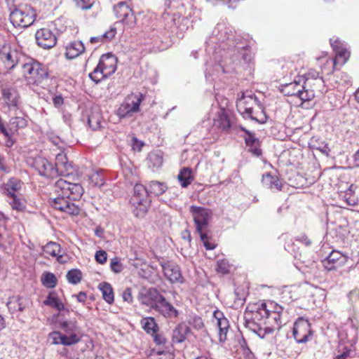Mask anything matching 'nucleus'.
I'll return each instance as SVG.
<instances>
[{
	"mask_svg": "<svg viewBox=\"0 0 359 359\" xmlns=\"http://www.w3.org/2000/svg\"><path fill=\"white\" fill-rule=\"evenodd\" d=\"M257 106L260 110L263 111V106L259 101L255 94L242 93L241 97L238 98L236 102V108L238 111L244 118L258 121V119L252 115L253 109Z\"/></svg>",
	"mask_w": 359,
	"mask_h": 359,
	"instance_id": "8",
	"label": "nucleus"
},
{
	"mask_svg": "<svg viewBox=\"0 0 359 359\" xmlns=\"http://www.w3.org/2000/svg\"><path fill=\"white\" fill-rule=\"evenodd\" d=\"M162 294L156 288H149L141 291L139 300L142 304L151 306L153 309L161 297Z\"/></svg>",
	"mask_w": 359,
	"mask_h": 359,
	"instance_id": "23",
	"label": "nucleus"
},
{
	"mask_svg": "<svg viewBox=\"0 0 359 359\" xmlns=\"http://www.w3.org/2000/svg\"><path fill=\"white\" fill-rule=\"evenodd\" d=\"M35 17L36 13L30 7V10L26 11L24 18H21V25H19L18 27H27L32 25L35 20Z\"/></svg>",
	"mask_w": 359,
	"mask_h": 359,
	"instance_id": "44",
	"label": "nucleus"
},
{
	"mask_svg": "<svg viewBox=\"0 0 359 359\" xmlns=\"http://www.w3.org/2000/svg\"><path fill=\"white\" fill-rule=\"evenodd\" d=\"M165 276L171 283H182L183 277L182 276L180 266L172 262H165L161 264Z\"/></svg>",
	"mask_w": 359,
	"mask_h": 359,
	"instance_id": "18",
	"label": "nucleus"
},
{
	"mask_svg": "<svg viewBox=\"0 0 359 359\" xmlns=\"http://www.w3.org/2000/svg\"><path fill=\"white\" fill-rule=\"evenodd\" d=\"M57 284L55 276L50 272H46V287H54Z\"/></svg>",
	"mask_w": 359,
	"mask_h": 359,
	"instance_id": "55",
	"label": "nucleus"
},
{
	"mask_svg": "<svg viewBox=\"0 0 359 359\" xmlns=\"http://www.w3.org/2000/svg\"><path fill=\"white\" fill-rule=\"evenodd\" d=\"M243 318L245 327L257 334L261 339H264L267 334L273 332V327H264L262 323L257 318L250 316L249 314H244Z\"/></svg>",
	"mask_w": 359,
	"mask_h": 359,
	"instance_id": "13",
	"label": "nucleus"
},
{
	"mask_svg": "<svg viewBox=\"0 0 359 359\" xmlns=\"http://www.w3.org/2000/svg\"><path fill=\"white\" fill-rule=\"evenodd\" d=\"M36 43L41 48H45V29H39L35 34Z\"/></svg>",
	"mask_w": 359,
	"mask_h": 359,
	"instance_id": "51",
	"label": "nucleus"
},
{
	"mask_svg": "<svg viewBox=\"0 0 359 359\" xmlns=\"http://www.w3.org/2000/svg\"><path fill=\"white\" fill-rule=\"evenodd\" d=\"M144 99V95L142 93H139L138 94H132L128 95L126 97V101L131 104L132 109L133 111H140V105Z\"/></svg>",
	"mask_w": 359,
	"mask_h": 359,
	"instance_id": "40",
	"label": "nucleus"
},
{
	"mask_svg": "<svg viewBox=\"0 0 359 359\" xmlns=\"http://www.w3.org/2000/svg\"><path fill=\"white\" fill-rule=\"evenodd\" d=\"M2 99L9 110L17 111L20 109L22 102L20 96L15 88L5 87L1 90Z\"/></svg>",
	"mask_w": 359,
	"mask_h": 359,
	"instance_id": "14",
	"label": "nucleus"
},
{
	"mask_svg": "<svg viewBox=\"0 0 359 359\" xmlns=\"http://www.w3.org/2000/svg\"><path fill=\"white\" fill-rule=\"evenodd\" d=\"M214 126L225 133H231L233 130L237 132V128H239L231 122L228 115L224 111L219 113L217 118L215 119Z\"/></svg>",
	"mask_w": 359,
	"mask_h": 359,
	"instance_id": "26",
	"label": "nucleus"
},
{
	"mask_svg": "<svg viewBox=\"0 0 359 359\" xmlns=\"http://www.w3.org/2000/svg\"><path fill=\"white\" fill-rule=\"evenodd\" d=\"M24 55L10 44L4 43L0 48V61L10 73L19 64L22 65V74L34 92L43 98L45 89V68L42 63L30 59L28 62H22Z\"/></svg>",
	"mask_w": 359,
	"mask_h": 359,
	"instance_id": "2",
	"label": "nucleus"
},
{
	"mask_svg": "<svg viewBox=\"0 0 359 359\" xmlns=\"http://www.w3.org/2000/svg\"><path fill=\"white\" fill-rule=\"evenodd\" d=\"M284 316L283 307L274 302H270L268 304V315L266 320V327H273V332L275 330H279L287 322Z\"/></svg>",
	"mask_w": 359,
	"mask_h": 359,
	"instance_id": "10",
	"label": "nucleus"
},
{
	"mask_svg": "<svg viewBox=\"0 0 359 359\" xmlns=\"http://www.w3.org/2000/svg\"><path fill=\"white\" fill-rule=\"evenodd\" d=\"M61 293V292L52 290L46 296V306L54 309L57 311L54 315H58V316H62L64 313H69V310L65 308L62 302Z\"/></svg>",
	"mask_w": 359,
	"mask_h": 359,
	"instance_id": "17",
	"label": "nucleus"
},
{
	"mask_svg": "<svg viewBox=\"0 0 359 359\" xmlns=\"http://www.w3.org/2000/svg\"><path fill=\"white\" fill-rule=\"evenodd\" d=\"M30 304L29 298L23 296L12 297L8 299L7 307L12 314H16L24 311Z\"/></svg>",
	"mask_w": 359,
	"mask_h": 359,
	"instance_id": "20",
	"label": "nucleus"
},
{
	"mask_svg": "<svg viewBox=\"0 0 359 359\" xmlns=\"http://www.w3.org/2000/svg\"><path fill=\"white\" fill-rule=\"evenodd\" d=\"M249 147V151L255 156H259L262 155V149H260V143L259 144H255L253 146H248Z\"/></svg>",
	"mask_w": 359,
	"mask_h": 359,
	"instance_id": "58",
	"label": "nucleus"
},
{
	"mask_svg": "<svg viewBox=\"0 0 359 359\" xmlns=\"http://www.w3.org/2000/svg\"><path fill=\"white\" fill-rule=\"evenodd\" d=\"M99 289L102 292L103 299L108 303L112 304L114 300V291L109 283H102L99 285Z\"/></svg>",
	"mask_w": 359,
	"mask_h": 359,
	"instance_id": "36",
	"label": "nucleus"
},
{
	"mask_svg": "<svg viewBox=\"0 0 359 359\" xmlns=\"http://www.w3.org/2000/svg\"><path fill=\"white\" fill-rule=\"evenodd\" d=\"M241 0H223L224 3L227 5L229 8H235L236 6V4H238Z\"/></svg>",
	"mask_w": 359,
	"mask_h": 359,
	"instance_id": "64",
	"label": "nucleus"
},
{
	"mask_svg": "<svg viewBox=\"0 0 359 359\" xmlns=\"http://www.w3.org/2000/svg\"><path fill=\"white\" fill-rule=\"evenodd\" d=\"M144 143L139 141L136 137H133L132 148L133 150L140 151L143 147Z\"/></svg>",
	"mask_w": 359,
	"mask_h": 359,
	"instance_id": "61",
	"label": "nucleus"
},
{
	"mask_svg": "<svg viewBox=\"0 0 359 359\" xmlns=\"http://www.w3.org/2000/svg\"><path fill=\"white\" fill-rule=\"evenodd\" d=\"M140 323L143 330L148 334H155L158 330V326L152 317L143 318Z\"/></svg>",
	"mask_w": 359,
	"mask_h": 359,
	"instance_id": "35",
	"label": "nucleus"
},
{
	"mask_svg": "<svg viewBox=\"0 0 359 359\" xmlns=\"http://www.w3.org/2000/svg\"><path fill=\"white\" fill-rule=\"evenodd\" d=\"M0 170L5 173L11 172L10 167L6 165L5 158L0 154Z\"/></svg>",
	"mask_w": 359,
	"mask_h": 359,
	"instance_id": "60",
	"label": "nucleus"
},
{
	"mask_svg": "<svg viewBox=\"0 0 359 359\" xmlns=\"http://www.w3.org/2000/svg\"><path fill=\"white\" fill-rule=\"evenodd\" d=\"M152 335L154 342L158 345H163L167 341L165 337L161 334H158L157 332L155 334H152Z\"/></svg>",
	"mask_w": 359,
	"mask_h": 359,
	"instance_id": "57",
	"label": "nucleus"
},
{
	"mask_svg": "<svg viewBox=\"0 0 359 359\" xmlns=\"http://www.w3.org/2000/svg\"><path fill=\"white\" fill-rule=\"evenodd\" d=\"M122 298L124 302H126L127 303H132L133 302V296H132V290L130 287H126L124 291L122 293Z\"/></svg>",
	"mask_w": 359,
	"mask_h": 359,
	"instance_id": "56",
	"label": "nucleus"
},
{
	"mask_svg": "<svg viewBox=\"0 0 359 359\" xmlns=\"http://www.w3.org/2000/svg\"><path fill=\"white\" fill-rule=\"evenodd\" d=\"M20 114H23L22 111H16L15 116L12 117L9 121V129L17 131L20 128H24L27 125V121L25 118L20 116Z\"/></svg>",
	"mask_w": 359,
	"mask_h": 359,
	"instance_id": "34",
	"label": "nucleus"
},
{
	"mask_svg": "<svg viewBox=\"0 0 359 359\" xmlns=\"http://www.w3.org/2000/svg\"><path fill=\"white\" fill-rule=\"evenodd\" d=\"M75 2L78 8L87 10L92 7L94 0H75Z\"/></svg>",
	"mask_w": 359,
	"mask_h": 359,
	"instance_id": "53",
	"label": "nucleus"
},
{
	"mask_svg": "<svg viewBox=\"0 0 359 359\" xmlns=\"http://www.w3.org/2000/svg\"><path fill=\"white\" fill-rule=\"evenodd\" d=\"M64 100L61 95H56L53 98V102L56 107H60L63 104Z\"/></svg>",
	"mask_w": 359,
	"mask_h": 359,
	"instance_id": "62",
	"label": "nucleus"
},
{
	"mask_svg": "<svg viewBox=\"0 0 359 359\" xmlns=\"http://www.w3.org/2000/svg\"><path fill=\"white\" fill-rule=\"evenodd\" d=\"M292 333L297 343L303 344L308 341L313 334L309 320L299 318L294 324Z\"/></svg>",
	"mask_w": 359,
	"mask_h": 359,
	"instance_id": "11",
	"label": "nucleus"
},
{
	"mask_svg": "<svg viewBox=\"0 0 359 359\" xmlns=\"http://www.w3.org/2000/svg\"><path fill=\"white\" fill-rule=\"evenodd\" d=\"M177 179L183 188L187 187L194 180L192 170L185 167L180 170Z\"/></svg>",
	"mask_w": 359,
	"mask_h": 359,
	"instance_id": "33",
	"label": "nucleus"
},
{
	"mask_svg": "<svg viewBox=\"0 0 359 359\" xmlns=\"http://www.w3.org/2000/svg\"><path fill=\"white\" fill-rule=\"evenodd\" d=\"M66 277L69 283L76 285L81 280L82 273L77 269H71L67 272Z\"/></svg>",
	"mask_w": 359,
	"mask_h": 359,
	"instance_id": "43",
	"label": "nucleus"
},
{
	"mask_svg": "<svg viewBox=\"0 0 359 359\" xmlns=\"http://www.w3.org/2000/svg\"><path fill=\"white\" fill-rule=\"evenodd\" d=\"M49 189L59 193L61 192L62 196H65L68 199L76 201L81 198L84 190L82 186L77 182H71L62 178L57 180L55 182L48 183Z\"/></svg>",
	"mask_w": 359,
	"mask_h": 359,
	"instance_id": "6",
	"label": "nucleus"
},
{
	"mask_svg": "<svg viewBox=\"0 0 359 359\" xmlns=\"http://www.w3.org/2000/svg\"><path fill=\"white\" fill-rule=\"evenodd\" d=\"M217 271L222 274H226L230 271V265L226 259H219L217 262Z\"/></svg>",
	"mask_w": 359,
	"mask_h": 359,
	"instance_id": "50",
	"label": "nucleus"
},
{
	"mask_svg": "<svg viewBox=\"0 0 359 359\" xmlns=\"http://www.w3.org/2000/svg\"><path fill=\"white\" fill-rule=\"evenodd\" d=\"M116 59L111 53L103 54L93 72L90 73L89 78L95 82L100 83L103 79L107 78L108 75L116 71Z\"/></svg>",
	"mask_w": 359,
	"mask_h": 359,
	"instance_id": "7",
	"label": "nucleus"
},
{
	"mask_svg": "<svg viewBox=\"0 0 359 359\" xmlns=\"http://www.w3.org/2000/svg\"><path fill=\"white\" fill-rule=\"evenodd\" d=\"M190 212L192 214L194 222L196 224V231L205 229L212 218V210L203 207L191 205Z\"/></svg>",
	"mask_w": 359,
	"mask_h": 359,
	"instance_id": "12",
	"label": "nucleus"
},
{
	"mask_svg": "<svg viewBox=\"0 0 359 359\" xmlns=\"http://www.w3.org/2000/svg\"><path fill=\"white\" fill-rule=\"evenodd\" d=\"M209 47L214 44L224 50L225 57L215 65V71L224 74L239 73L242 70L249 72L253 69L252 53L247 41L235 37L232 28L226 22H219L206 42Z\"/></svg>",
	"mask_w": 359,
	"mask_h": 359,
	"instance_id": "1",
	"label": "nucleus"
},
{
	"mask_svg": "<svg viewBox=\"0 0 359 359\" xmlns=\"http://www.w3.org/2000/svg\"><path fill=\"white\" fill-rule=\"evenodd\" d=\"M29 10H30V6L24 5L20 6L11 11L10 21L14 27H17L19 25H21V18H24L26 11Z\"/></svg>",
	"mask_w": 359,
	"mask_h": 359,
	"instance_id": "31",
	"label": "nucleus"
},
{
	"mask_svg": "<svg viewBox=\"0 0 359 359\" xmlns=\"http://www.w3.org/2000/svg\"><path fill=\"white\" fill-rule=\"evenodd\" d=\"M239 128L241 131L245 132L246 136L245 137V142L247 146H253L255 144H259L260 143L259 139L256 137L255 134L245 128L239 126Z\"/></svg>",
	"mask_w": 359,
	"mask_h": 359,
	"instance_id": "42",
	"label": "nucleus"
},
{
	"mask_svg": "<svg viewBox=\"0 0 359 359\" xmlns=\"http://www.w3.org/2000/svg\"><path fill=\"white\" fill-rule=\"evenodd\" d=\"M57 37L51 32H46V49H49L55 46Z\"/></svg>",
	"mask_w": 359,
	"mask_h": 359,
	"instance_id": "52",
	"label": "nucleus"
},
{
	"mask_svg": "<svg viewBox=\"0 0 359 359\" xmlns=\"http://www.w3.org/2000/svg\"><path fill=\"white\" fill-rule=\"evenodd\" d=\"M48 139L50 144L48 145L50 152L48 156L49 161H52V156L55 158V166L51 163H48L50 175L56 174L69 177L72 173V166L63 151L64 142L57 135L53 133L48 135ZM46 162H48V159Z\"/></svg>",
	"mask_w": 359,
	"mask_h": 359,
	"instance_id": "5",
	"label": "nucleus"
},
{
	"mask_svg": "<svg viewBox=\"0 0 359 359\" xmlns=\"http://www.w3.org/2000/svg\"><path fill=\"white\" fill-rule=\"evenodd\" d=\"M135 112L132 109L131 104H129L126 100L118 109V115L121 118H126Z\"/></svg>",
	"mask_w": 359,
	"mask_h": 359,
	"instance_id": "45",
	"label": "nucleus"
},
{
	"mask_svg": "<svg viewBox=\"0 0 359 359\" xmlns=\"http://www.w3.org/2000/svg\"><path fill=\"white\" fill-rule=\"evenodd\" d=\"M148 164L153 170L159 168L163 164L162 154L158 151L151 152L147 156Z\"/></svg>",
	"mask_w": 359,
	"mask_h": 359,
	"instance_id": "37",
	"label": "nucleus"
},
{
	"mask_svg": "<svg viewBox=\"0 0 359 359\" xmlns=\"http://www.w3.org/2000/svg\"><path fill=\"white\" fill-rule=\"evenodd\" d=\"M191 331L190 327L185 323L179 324L173 330L172 341L173 343H182L185 341L187 335Z\"/></svg>",
	"mask_w": 359,
	"mask_h": 359,
	"instance_id": "29",
	"label": "nucleus"
},
{
	"mask_svg": "<svg viewBox=\"0 0 359 359\" xmlns=\"http://www.w3.org/2000/svg\"><path fill=\"white\" fill-rule=\"evenodd\" d=\"M28 163L33 167L41 176H45V152H39L29 157Z\"/></svg>",
	"mask_w": 359,
	"mask_h": 359,
	"instance_id": "27",
	"label": "nucleus"
},
{
	"mask_svg": "<svg viewBox=\"0 0 359 359\" xmlns=\"http://www.w3.org/2000/svg\"><path fill=\"white\" fill-rule=\"evenodd\" d=\"M244 314H249L250 316L257 318L262 323L264 327L267 326L266 320L268 315V304L262 302L252 306H248Z\"/></svg>",
	"mask_w": 359,
	"mask_h": 359,
	"instance_id": "22",
	"label": "nucleus"
},
{
	"mask_svg": "<svg viewBox=\"0 0 359 359\" xmlns=\"http://www.w3.org/2000/svg\"><path fill=\"white\" fill-rule=\"evenodd\" d=\"M73 297H76L79 302L84 303L87 299L86 293L84 292H80L78 294H74Z\"/></svg>",
	"mask_w": 359,
	"mask_h": 359,
	"instance_id": "63",
	"label": "nucleus"
},
{
	"mask_svg": "<svg viewBox=\"0 0 359 359\" xmlns=\"http://www.w3.org/2000/svg\"><path fill=\"white\" fill-rule=\"evenodd\" d=\"M102 120V116L98 111H92L88 117V125L93 130L101 128Z\"/></svg>",
	"mask_w": 359,
	"mask_h": 359,
	"instance_id": "39",
	"label": "nucleus"
},
{
	"mask_svg": "<svg viewBox=\"0 0 359 359\" xmlns=\"http://www.w3.org/2000/svg\"><path fill=\"white\" fill-rule=\"evenodd\" d=\"M154 310L167 318H177L179 314L178 311L163 295L156 304Z\"/></svg>",
	"mask_w": 359,
	"mask_h": 359,
	"instance_id": "21",
	"label": "nucleus"
},
{
	"mask_svg": "<svg viewBox=\"0 0 359 359\" xmlns=\"http://www.w3.org/2000/svg\"><path fill=\"white\" fill-rule=\"evenodd\" d=\"M217 320V325L219 329V340L224 342L226 340V334L229 328V322L224 317V313L219 311H215L213 313Z\"/></svg>",
	"mask_w": 359,
	"mask_h": 359,
	"instance_id": "25",
	"label": "nucleus"
},
{
	"mask_svg": "<svg viewBox=\"0 0 359 359\" xmlns=\"http://www.w3.org/2000/svg\"><path fill=\"white\" fill-rule=\"evenodd\" d=\"M296 241L304 244L306 246H310L311 245V241L306 234H302L296 238Z\"/></svg>",
	"mask_w": 359,
	"mask_h": 359,
	"instance_id": "59",
	"label": "nucleus"
},
{
	"mask_svg": "<svg viewBox=\"0 0 359 359\" xmlns=\"http://www.w3.org/2000/svg\"><path fill=\"white\" fill-rule=\"evenodd\" d=\"M348 261V257L341 253L339 251L333 250L330 255L323 260V267L328 271H335L339 268L344 266Z\"/></svg>",
	"mask_w": 359,
	"mask_h": 359,
	"instance_id": "16",
	"label": "nucleus"
},
{
	"mask_svg": "<svg viewBox=\"0 0 359 359\" xmlns=\"http://www.w3.org/2000/svg\"><path fill=\"white\" fill-rule=\"evenodd\" d=\"M89 180L90 183L95 187H102L104 184V180L101 171H95L93 172Z\"/></svg>",
	"mask_w": 359,
	"mask_h": 359,
	"instance_id": "46",
	"label": "nucleus"
},
{
	"mask_svg": "<svg viewBox=\"0 0 359 359\" xmlns=\"http://www.w3.org/2000/svg\"><path fill=\"white\" fill-rule=\"evenodd\" d=\"M167 189L166 184L158 181H151L147 186L135 184L134 194L130 198V203L134 207L133 210L134 215L138 218L144 217L151 205L150 194L158 196L165 193Z\"/></svg>",
	"mask_w": 359,
	"mask_h": 359,
	"instance_id": "3",
	"label": "nucleus"
},
{
	"mask_svg": "<svg viewBox=\"0 0 359 359\" xmlns=\"http://www.w3.org/2000/svg\"><path fill=\"white\" fill-rule=\"evenodd\" d=\"M95 258L99 264H104L107 260V253L103 250H100L96 252Z\"/></svg>",
	"mask_w": 359,
	"mask_h": 359,
	"instance_id": "54",
	"label": "nucleus"
},
{
	"mask_svg": "<svg viewBox=\"0 0 359 359\" xmlns=\"http://www.w3.org/2000/svg\"><path fill=\"white\" fill-rule=\"evenodd\" d=\"M299 87V81H294L292 83L285 85L283 88V92L287 96H297L300 98L303 102L310 101L315 97L313 90H305L304 86H302V89H297V90L290 91V88Z\"/></svg>",
	"mask_w": 359,
	"mask_h": 359,
	"instance_id": "19",
	"label": "nucleus"
},
{
	"mask_svg": "<svg viewBox=\"0 0 359 359\" xmlns=\"http://www.w3.org/2000/svg\"><path fill=\"white\" fill-rule=\"evenodd\" d=\"M116 33V28L111 27L109 30L105 32L103 34L91 37L90 42L91 43H96L110 41L115 36Z\"/></svg>",
	"mask_w": 359,
	"mask_h": 359,
	"instance_id": "38",
	"label": "nucleus"
},
{
	"mask_svg": "<svg viewBox=\"0 0 359 359\" xmlns=\"http://www.w3.org/2000/svg\"><path fill=\"white\" fill-rule=\"evenodd\" d=\"M110 269L115 273H119L123 271L124 266L118 257H114L110 261Z\"/></svg>",
	"mask_w": 359,
	"mask_h": 359,
	"instance_id": "49",
	"label": "nucleus"
},
{
	"mask_svg": "<svg viewBox=\"0 0 359 359\" xmlns=\"http://www.w3.org/2000/svg\"><path fill=\"white\" fill-rule=\"evenodd\" d=\"M9 203L13 210H16L18 211H22L23 210L25 209V203L22 201L17 196V195L10 197Z\"/></svg>",
	"mask_w": 359,
	"mask_h": 359,
	"instance_id": "48",
	"label": "nucleus"
},
{
	"mask_svg": "<svg viewBox=\"0 0 359 359\" xmlns=\"http://www.w3.org/2000/svg\"><path fill=\"white\" fill-rule=\"evenodd\" d=\"M51 323L61 331H54L48 334L52 344L72 346L81 341V328L76 320H68L62 316L53 315Z\"/></svg>",
	"mask_w": 359,
	"mask_h": 359,
	"instance_id": "4",
	"label": "nucleus"
},
{
	"mask_svg": "<svg viewBox=\"0 0 359 359\" xmlns=\"http://www.w3.org/2000/svg\"><path fill=\"white\" fill-rule=\"evenodd\" d=\"M2 189L3 194L11 197L15 196V191H18L21 188L20 181L15 177H11L8 181L2 184L0 187Z\"/></svg>",
	"mask_w": 359,
	"mask_h": 359,
	"instance_id": "30",
	"label": "nucleus"
},
{
	"mask_svg": "<svg viewBox=\"0 0 359 359\" xmlns=\"http://www.w3.org/2000/svg\"><path fill=\"white\" fill-rule=\"evenodd\" d=\"M330 44L337 57L334 60V65H336L337 60L340 59H341V64H345L350 57V52L346 48L345 44L339 39L333 40L332 39H330Z\"/></svg>",
	"mask_w": 359,
	"mask_h": 359,
	"instance_id": "24",
	"label": "nucleus"
},
{
	"mask_svg": "<svg viewBox=\"0 0 359 359\" xmlns=\"http://www.w3.org/2000/svg\"><path fill=\"white\" fill-rule=\"evenodd\" d=\"M262 182L265 187L276 191H281L284 185L277 175H272L270 172L263 175Z\"/></svg>",
	"mask_w": 359,
	"mask_h": 359,
	"instance_id": "28",
	"label": "nucleus"
},
{
	"mask_svg": "<svg viewBox=\"0 0 359 359\" xmlns=\"http://www.w3.org/2000/svg\"><path fill=\"white\" fill-rule=\"evenodd\" d=\"M114 11L116 17L120 19V22L129 26L135 24V16L133 10L125 1H120L114 6Z\"/></svg>",
	"mask_w": 359,
	"mask_h": 359,
	"instance_id": "15",
	"label": "nucleus"
},
{
	"mask_svg": "<svg viewBox=\"0 0 359 359\" xmlns=\"http://www.w3.org/2000/svg\"><path fill=\"white\" fill-rule=\"evenodd\" d=\"M355 189L356 186L351 184L345 191L344 198L346 203L349 205H355L357 203L356 199L353 196V194L355 193Z\"/></svg>",
	"mask_w": 359,
	"mask_h": 359,
	"instance_id": "47",
	"label": "nucleus"
},
{
	"mask_svg": "<svg viewBox=\"0 0 359 359\" xmlns=\"http://www.w3.org/2000/svg\"><path fill=\"white\" fill-rule=\"evenodd\" d=\"M48 204L56 210L65 212L72 215H77L79 214V208L72 200L68 199L65 196H62L61 192L57 193L48 189Z\"/></svg>",
	"mask_w": 359,
	"mask_h": 359,
	"instance_id": "9",
	"label": "nucleus"
},
{
	"mask_svg": "<svg viewBox=\"0 0 359 359\" xmlns=\"http://www.w3.org/2000/svg\"><path fill=\"white\" fill-rule=\"evenodd\" d=\"M85 47L81 41H74L66 48L65 55L68 59H74L81 54Z\"/></svg>",
	"mask_w": 359,
	"mask_h": 359,
	"instance_id": "32",
	"label": "nucleus"
},
{
	"mask_svg": "<svg viewBox=\"0 0 359 359\" xmlns=\"http://www.w3.org/2000/svg\"><path fill=\"white\" fill-rule=\"evenodd\" d=\"M61 252L60 245L55 242L50 241L46 243V255H50L53 257H57V261L60 262L62 256L60 255Z\"/></svg>",
	"mask_w": 359,
	"mask_h": 359,
	"instance_id": "41",
	"label": "nucleus"
}]
</instances>
